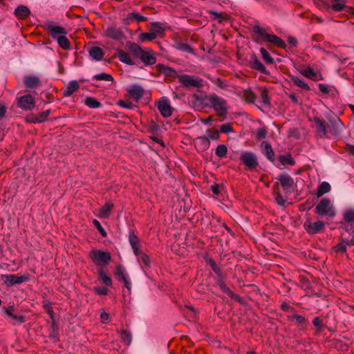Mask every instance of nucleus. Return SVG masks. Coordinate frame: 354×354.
<instances>
[{"label":"nucleus","mask_w":354,"mask_h":354,"mask_svg":"<svg viewBox=\"0 0 354 354\" xmlns=\"http://www.w3.org/2000/svg\"><path fill=\"white\" fill-rule=\"evenodd\" d=\"M254 39L259 43L268 42L275 45L277 47L285 49L286 44L283 40L275 35L270 33L267 29L255 25L252 28Z\"/></svg>","instance_id":"f257e3e1"},{"label":"nucleus","mask_w":354,"mask_h":354,"mask_svg":"<svg viewBox=\"0 0 354 354\" xmlns=\"http://www.w3.org/2000/svg\"><path fill=\"white\" fill-rule=\"evenodd\" d=\"M129 51L138 57L145 66H151L156 63V54L151 48L142 49L138 44L133 42L128 44Z\"/></svg>","instance_id":"f03ea898"},{"label":"nucleus","mask_w":354,"mask_h":354,"mask_svg":"<svg viewBox=\"0 0 354 354\" xmlns=\"http://www.w3.org/2000/svg\"><path fill=\"white\" fill-rule=\"evenodd\" d=\"M88 257L93 263L100 268L108 266L111 261V254L102 250H92L89 252Z\"/></svg>","instance_id":"7ed1b4c3"},{"label":"nucleus","mask_w":354,"mask_h":354,"mask_svg":"<svg viewBox=\"0 0 354 354\" xmlns=\"http://www.w3.org/2000/svg\"><path fill=\"white\" fill-rule=\"evenodd\" d=\"M206 100L219 116H225L227 114L228 107L225 99L216 94H210L206 97Z\"/></svg>","instance_id":"20e7f679"},{"label":"nucleus","mask_w":354,"mask_h":354,"mask_svg":"<svg viewBox=\"0 0 354 354\" xmlns=\"http://www.w3.org/2000/svg\"><path fill=\"white\" fill-rule=\"evenodd\" d=\"M315 213L321 216H326L330 218L335 215V211L330 201L326 198L321 199L316 205Z\"/></svg>","instance_id":"39448f33"},{"label":"nucleus","mask_w":354,"mask_h":354,"mask_svg":"<svg viewBox=\"0 0 354 354\" xmlns=\"http://www.w3.org/2000/svg\"><path fill=\"white\" fill-rule=\"evenodd\" d=\"M179 82L187 88H198L203 86V80L198 76L183 74L177 76Z\"/></svg>","instance_id":"423d86ee"},{"label":"nucleus","mask_w":354,"mask_h":354,"mask_svg":"<svg viewBox=\"0 0 354 354\" xmlns=\"http://www.w3.org/2000/svg\"><path fill=\"white\" fill-rule=\"evenodd\" d=\"M240 160L248 170L252 171L259 165L257 155L249 151H243L240 156Z\"/></svg>","instance_id":"0eeeda50"},{"label":"nucleus","mask_w":354,"mask_h":354,"mask_svg":"<svg viewBox=\"0 0 354 354\" xmlns=\"http://www.w3.org/2000/svg\"><path fill=\"white\" fill-rule=\"evenodd\" d=\"M1 281L8 287H11L16 284H21L28 281L30 274L26 273L21 276L15 274H1L0 277Z\"/></svg>","instance_id":"6e6552de"},{"label":"nucleus","mask_w":354,"mask_h":354,"mask_svg":"<svg viewBox=\"0 0 354 354\" xmlns=\"http://www.w3.org/2000/svg\"><path fill=\"white\" fill-rule=\"evenodd\" d=\"M304 227L308 234L313 235L324 230L325 223L321 221L312 222L310 220H307L304 223Z\"/></svg>","instance_id":"1a4fd4ad"},{"label":"nucleus","mask_w":354,"mask_h":354,"mask_svg":"<svg viewBox=\"0 0 354 354\" xmlns=\"http://www.w3.org/2000/svg\"><path fill=\"white\" fill-rule=\"evenodd\" d=\"M344 129L345 126L339 118L335 117L330 120L329 132L335 137H341Z\"/></svg>","instance_id":"9d476101"},{"label":"nucleus","mask_w":354,"mask_h":354,"mask_svg":"<svg viewBox=\"0 0 354 354\" xmlns=\"http://www.w3.org/2000/svg\"><path fill=\"white\" fill-rule=\"evenodd\" d=\"M127 91L130 97L135 101L138 102L145 95L146 91L141 86L138 84H132L127 88Z\"/></svg>","instance_id":"9b49d317"},{"label":"nucleus","mask_w":354,"mask_h":354,"mask_svg":"<svg viewBox=\"0 0 354 354\" xmlns=\"http://www.w3.org/2000/svg\"><path fill=\"white\" fill-rule=\"evenodd\" d=\"M346 0H329L330 8L336 12L344 11L354 15V8L346 6Z\"/></svg>","instance_id":"f8f14e48"},{"label":"nucleus","mask_w":354,"mask_h":354,"mask_svg":"<svg viewBox=\"0 0 354 354\" xmlns=\"http://www.w3.org/2000/svg\"><path fill=\"white\" fill-rule=\"evenodd\" d=\"M35 105L34 97L30 94H27L18 97V106L24 110H32Z\"/></svg>","instance_id":"ddd939ff"},{"label":"nucleus","mask_w":354,"mask_h":354,"mask_svg":"<svg viewBox=\"0 0 354 354\" xmlns=\"http://www.w3.org/2000/svg\"><path fill=\"white\" fill-rule=\"evenodd\" d=\"M299 73L304 77L310 79L313 81L323 80V76L319 71H315L311 66H308L306 68H301Z\"/></svg>","instance_id":"4468645a"},{"label":"nucleus","mask_w":354,"mask_h":354,"mask_svg":"<svg viewBox=\"0 0 354 354\" xmlns=\"http://www.w3.org/2000/svg\"><path fill=\"white\" fill-rule=\"evenodd\" d=\"M158 109L164 118H169L172 115L173 109L167 99H162L158 104Z\"/></svg>","instance_id":"2eb2a0df"},{"label":"nucleus","mask_w":354,"mask_h":354,"mask_svg":"<svg viewBox=\"0 0 354 354\" xmlns=\"http://www.w3.org/2000/svg\"><path fill=\"white\" fill-rule=\"evenodd\" d=\"M277 180L279 181L283 191L286 193L289 192L294 184L293 178L288 174H282L277 177Z\"/></svg>","instance_id":"dca6fc26"},{"label":"nucleus","mask_w":354,"mask_h":354,"mask_svg":"<svg viewBox=\"0 0 354 354\" xmlns=\"http://www.w3.org/2000/svg\"><path fill=\"white\" fill-rule=\"evenodd\" d=\"M46 29L50 32V36L55 40L67 33L65 28L59 26L49 24L47 26Z\"/></svg>","instance_id":"f3484780"},{"label":"nucleus","mask_w":354,"mask_h":354,"mask_svg":"<svg viewBox=\"0 0 354 354\" xmlns=\"http://www.w3.org/2000/svg\"><path fill=\"white\" fill-rule=\"evenodd\" d=\"M24 84L28 89L36 88L41 84L40 79L37 76L26 75L24 77Z\"/></svg>","instance_id":"a211bd4d"},{"label":"nucleus","mask_w":354,"mask_h":354,"mask_svg":"<svg viewBox=\"0 0 354 354\" xmlns=\"http://www.w3.org/2000/svg\"><path fill=\"white\" fill-rule=\"evenodd\" d=\"M13 307L6 308L4 312L8 317L10 319V322L15 325L24 323L26 322V317L24 315H16L13 313Z\"/></svg>","instance_id":"6ab92c4d"},{"label":"nucleus","mask_w":354,"mask_h":354,"mask_svg":"<svg viewBox=\"0 0 354 354\" xmlns=\"http://www.w3.org/2000/svg\"><path fill=\"white\" fill-rule=\"evenodd\" d=\"M313 127L315 129L317 133L320 136H325L326 133V123L324 120L318 117H315L313 120Z\"/></svg>","instance_id":"aec40b11"},{"label":"nucleus","mask_w":354,"mask_h":354,"mask_svg":"<svg viewBox=\"0 0 354 354\" xmlns=\"http://www.w3.org/2000/svg\"><path fill=\"white\" fill-rule=\"evenodd\" d=\"M115 275L119 280H122L127 289L131 288V283L128 278L127 271L122 266L119 265L117 266Z\"/></svg>","instance_id":"412c9836"},{"label":"nucleus","mask_w":354,"mask_h":354,"mask_svg":"<svg viewBox=\"0 0 354 354\" xmlns=\"http://www.w3.org/2000/svg\"><path fill=\"white\" fill-rule=\"evenodd\" d=\"M194 146L198 151H204L210 146V142L208 138L200 136L194 140Z\"/></svg>","instance_id":"4be33fe9"},{"label":"nucleus","mask_w":354,"mask_h":354,"mask_svg":"<svg viewBox=\"0 0 354 354\" xmlns=\"http://www.w3.org/2000/svg\"><path fill=\"white\" fill-rule=\"evenodd\" d=\"M261 147L262 148V152L266 156L267 159L271 162H274L275 159L274 153L271 145L266 141H263L261 143Z\"/></svg>","instance_id":"5701e85b"},{"label":"nucleus","mask_w":354,"mask_h":354,"mask_svg":"<svg viewBox=\"0 0 354 354\" xmlns=\"http://www.w3.org/2000/svg\"><path fill=\"white\" fill-rule=\"evenodd\" d=\"M80 88V85L76 80L70 81L66 89L63 91V95L64 97H70L76 91Z\"/></svg>","instance_id":"b1692460"},{"label":"nucleus","mask_w":354,"mask_h":354,"mask_svg":"<svg viewBox=\"0 0 354 354\" xmlns=\"http://www.w3.org/2000/svg\"><path fill=\"white\" fill-rule=\"evenodd\" d=\"M105 33L107 37L115 40L121 39L123 37L122 32L115 27H109Z\"/></svg>","instance_id":"393cba45"},{"label":"nucleus","mask_w":354,"mask_h":354,"mask_svg":"<svg viewBox=\"0 0 354 354\" xmlns=\"http://www.w3.org/2000/svg\"><path fill=\"white\" fill-rule=\"evenodd\" d=\"M113 208V203L108 202L103 205L98 212L97 216L101 218H107Z\"/></svg>","instance_id":"a878e982"},{"label":"nucleus","mask_w":354,"mask_h":354,"mask_svg":"<svg viewBox=\"0 0 354 354\" xmlns=\"http://www.w3.org/2000/svg\"><path fill=\"white\" fill-rule=\"evenodd\" d=\"M217 283L222 291L227 294L231 299H236L239 297L238 295L234 294L233 291L225 283L223 280V277L218 278Z\"/></svg>","instance_id":"bb28decb"},{"label":"nucleus","mask_w":354,"mask_h":354,"mask_svg":"<svg viewBox=\"0 0 354 354\" xmlns=\"http://www.w3.org/2000/svg\"><path fill=\"white\" fill-rule=\"evenodd\" d=\"M89 55L93 59L100 61L102 59L104 53L101 48L94 46L89 50Z\"/></svg>","instance_id":"cd10ccee"},{"label":"nucleus","mask_w":354,"mask_h":354,"mask_svg":"<svg viewBox=\"0 0 354 354\" xmlns=\"http://www.w3.org/2000/svg\"><path fill=\"white\" fill-rule=\"evenodd\" d=\"M16 17L20 19H26L30 15V11L28 7L25 6H19L15 10Z\"/></svg>","instance_id":"c85d7f7f"},{"label":"nucleus","mask_w":354,"mask_h":354,"mask_svg":"<svg viewBox=\"0 0 354 354\" xmlns=\"http://www.w3.org/2000/svg\"><path fill=\"white\" fill-rule=\"evenodd\" d=\"M118 57L119 60L124 64L130 66H133L135 64L134 62L131 59L129 55L122 50H118Z\"/></svg>","instance_id":"c756f323"},{"label":"nucleus","mask_w":354,"mask_h":354,"mask_svg":"<svg viewBox=\"0 0 354 354\" xmlns=\"http://www.w3.org/2000/svg\"><path fill=\"white\" fill-rule=\"evenodd\" d=\"M290 79L293 84L306 91H310V86L300 77L295 75H290Z\"/></svg>","instance_id":"7c9ffc66"},{"label":"nucleus","mask_w":354,"mask_h":354,"mask_svg":"<svg viewBox=\"0 0 354 354\" xmlns=\"http://www.w3.org/2000/svg\"><path fill=\"white\" fill-rule=\"evenodd\" d=\"M160 71L167 76H169L171 77H177L178 75L175 69L171 67L165 66L163 64H160L158 66Z\"/></svg>","instance_id":"2f4dec72"},{"label":"nucleus","mask_w":354,"mask_h":354,"mask_svg":"<svg viewBox=\"0 0 354 354\" xmlns=\"http://www.w3.org/2000/svg\"><path fill=\"white\" fill-rule=\"evenodd\" d=\"M251 67L261 73H266V68L263 64L257 59L256 56H253L251 60Z\"/></svg>","instance_id":"473e14b6"},{"label":"nucleus","mask_w":354,"mask_h":354,"mask_svg":"<svg viewBox=\"0 0 354 354\" xmlns=\"http://www.w3.org/2000/svg\"><path fill=\"white\" fill-rule=\"evenodd\" d=\"M279 160L282 165H294L295 162L290 154H283L279 157Z\"/></svg>","instance_id":"72a5a7b5"},{"label":"nucleus","mask_w":354,"mask_h":354,"mask_svg":"<svg viewBox=\"0 0 354 354\" xmlns=\"http://www.w3.org/2000/svg\"><path fill=\"white\" fill-rule=\"evenodd\" d=\"M241 97L248 102L252 103L255 100V95L250 88L243 90L241 93Z\"/></svg>","instance_id":"f704fd0d"},{"label":"nucleus","mask_w":354,"mask_h":354,"mask_svg":"<svg viewBox=\"0 0 354 354\" xmlns=\"http://www.w3.org/2000/svg\"><path fill=\"white\" fill-rule=\"evenodd\" d=\"M84 104L91 109H97L102 106V104L95 97H87L85 99Z\"/></svg>","instance_id":"c9c22d12"},{"label":"nucleus","mask_w":354,"mask_h":354,"mask_svg":"<svg viewBox=\"0 0 354 354\" xmlns=\"http://www.w3.org/2000/svg\"><path fill=\"white\" fill-rule=\"evenodd\" d=\"M330 190V184L327 182H323L319 185L317 188V195L318 197H320L324 194L328 193Z\"/></svg>","instance_id":"e433bc0d"},{"label":"nucleus","mask_w":354,"mask_h":354,"mask_svg":"<svg viewBox=\"0 0 354 354\" xmlns=\"http://www.w3.org/2000/svg\"><path fill=\"white\" fill-rule=\"evenodd\" d=\"M98 274L100 280H101L105 285L107 286H111L112 285V280L111 277L106 274L102 268L98 269Z\"/></svg>","instance_id":"4c0bfd02"},{"label":"nucleus","mask_w":354,"mask_h":354,"mask_svg":"<svg viewBox=\"0 0 354 354\" xmlns=\"http://www.w3.org/2000/svg\"><path fill=\"white\" fill-rule=\"evenodd\" d=\"M157 37V34L154 32H143L140 34L139 39L140 41H152Z\"/></svg>","instance_id":"58836bf2"},{"label":"nucleus","mask_w":354,"mask_h":354,"mask_svg":"<svg viewBox=\"0 0 354 354\" xmlns=\"http://www.w3.org/2000/svg\"><path fill=\"white\" fill-rule=\"evenodd\" d=\"M93 80H99V81L111 82L113 80V78L110 74H108L106 73H101L95 75L93 77Z\"/></svg>","instance_id":"ea45409f"},{"label":"nucleus","mask_w":354,"mask_h":354,"mask_svg":"<svg viewBox=\"0 0 354 354\" xmlns=\"http://www.w3.org/2000/svg\"><path fill=\"white\" fill-rule=\"evenodd\" d=\"M227 153V147L226 145H219L217 146V147L216 149L215 153L218 158H223L226 157Z\"/></svg>","instance_id":"a19ab883"},{"label":"nucleus","mask_w":354,"mask_h":354,"mask_svg":"<svg viewBox=\"0 0 354 354\" xmlns=\"http://www.w3.org/2000/svg\"><path fill=\"white\" fill-rule=\"evenodd\" d=\"M56 41L62 48L66 50L70 48V41L66 37V35L62 37H59Z\"/></svg>","instance_id":"79ce46f5"},{"label":"nucleus","mask_w":354,"mask_h":354,"mask_svg":"<svg viewBox=\"0 0 354 354\" xmlns=\"http://www.w3.org/2000/svg\"><path fill=\"white\" fill-rule=\"evenodd\" d=\"M120 338L122 341L127 345H129L132 340L131 334L125 330H121Z\"/></svg>","instance_id":"37998d69"},{"label":"nucleus","mask_w":354,"mask_h":354,"mask_svg":"<svg viewBox=\"0 0 354 354\" xmlns=\"http://www.w3.org/2000/svg\"><path fill=\"white\" fill-rule=\"evenodd\" d=\"M343 219L345 223H350L354 222V210L347 209L344 212Z\"/></svg>","instance_id":"c03bdc74"},{"label":"nucleus","mask_w":354,"mask_h":354,"mask_svg":"<svg viewBox=\"0 0 354 354\" xmlns=\"http://www.w3.org/2000/svg\"><path fill=\"white\" fill-rule=\"evenodd\" d=\"M207 263L210 266L212 270L218 275V278L223 277L221 269L216 265V262L213 259H208Z\"/></svg>","instance_id":"a18cd8bd"},{"label":"nucleus","mask_w":354,"mask_h":354,"mask_svg":"<svg viewBox=\"0 0 354 354\" xmlns=\"http://www.w3.org/2000/svg\"><path fill=\"white\" fill-rule=\"evenodd\" d=\"M50 111L46 110L43 112L39 113L34 120L35 122L41 123L46 120L48 115H50Z\"/></svg>","instance_id":"49530a36"},{"label":"nucleus","mask_w":354,"mask_h":354,"mask_svg":"<svg viewBox=\"0 0 354 354\" xmlns=\"http://www.w3.org/2000/svg\"><path fill=\"white\" fill-rule=\"evenodd\" d=\"M176 48L182 52L188 53H193V50L191 48V46L183 42H178L176 44Z\"/></svg>","instance_id":"de8ad7c7"},{"label":"nucleus","mask_w":354,"mask_h":354,"mask_svg":"<svg viewBox=\"0 0 354 354\" xmlns=\"http://www.w3.org/2000/svg\"><path fill=\"white\" fill-rule=\"evenodd\" d=\"M347 239H342V241L335 246L334 250L337 253H345L346 252Z\"/></svg>","instance_id":"09e8293b"},{"label":"nucleus","mask_w":354,"mask_h":354,"mask_svg":"<svg viewBox=\"0 0 354 354\" xmlns=\"http://www.w3.org/2000/svg\"><path fill=\"white\" fill-rule=\"evenodd\" d=\"M138 260L141 264H143L147 268H149L151 266L149 257L144 252L138 258Z\"/></svg>","instance_id":"8fccbe9b"},{"label":"nucleus","mask_w":354,"mask_h":354,"mask_svg":"<svg viewBox=\"0 0 354 354\" xmlns=\"http://www.w3.org/2000/svg\"><path fill=\"white\" fill-rule=\"evenodd\" d=\"M268 131L266 127H261L255 132V137L257 140H261L267 136Z\"/></svg>","instance_id":"3c124183"},{"label":"nucleus","mask_w":354,"mask_h":354,"mask_svg":"<svg viewBox=\"0 0 354 354\" xmlns=\"http://www.w3.org/2000/svg\"><path fill=\"white\" fill-rule=\"evenodd\" d=\"M260 52L262 56V58L266 61L268 64H272L274 62V59L270 55L269 53L263 48L260 49Z\"/></svg>","instance_id":"603ef678"},{"label":"nucleus","mask_w":354,"mask_h":354,"mask_svg":"<svg viewBox=\"0 0 354 354\" xmlns=\"http://www.w3.org/2000/svg\"><path fill=\"white\" fill-rule=\"evenodd\" d=\"M129 241L132 248L138 247L139 239L133 233H130L129 236Z\"/></svg>","instance_id":"864d4df0"},{"label":"nucleus","mask_w":354,"mask_h":354,"mask_svg":"<svg viewBox=\"0 0 354 354\" xmlns=\"http://www.w3.org/2000/svg\"><path fill=\"white\" fill-rule=\"evenodd\" d=\"M261 98L262 103L264 105H268L270 104V97L268 95V92L266 89H261Z\"/></svg>","instance_id":"5fc2aeb1"},{"label":"nucleus","mask_w":354,"mask_h":354,"mask_svg":"<svg viewBox=\"0 0 354 354\" xmlns=\"http://www.w3.org/2000/svg\"><path fill=\"white\" fill-rule=\"evenodd\" d=\"M206 138H209V140H218L219 138V133L215 130L212 131L211 129H209L206 131Z\"/></svg>","instance_id":"6e6d98bb"},{"label":"nucleus","mask_w":354,"mask_h":354,"mask_svg":"<svg viewBox=\"0 0 354 354\" xmlns=\"http://www.w3.org/2000/svg\"><path fill=\"white\" fill-rule=\"evenodd\" d=\"M93 223L95 225V227L97 229V230L100 232L101 235L103 237H106L107 234L105 231V230L103 228L100 223L97 219H93Z\"/></svg>","instance_id":"4d7b16f0"},{"label":"nucleus","mask_w":354,"mask_h":354,"mask_svg":"<svg viewBox=\"0 0 354 354\" xmlns=\"http://www.w3.org/2000/svg\"><path fill=\"white\" fill-rule=\"evenodd\" d=\"M220 132L227 134L230 132H233V129L230 123H225L220 127Z\"/></svg>","instance_id":"13d9d810"},{"label":"nucleus","mask_w":354,"mask_h":354,"mask_svg":"<svg viewBox=\"0 0 354 354\" xmlns=\"http://www.w3.org/2000/svg\"><path fill=\"white\" fill-rule=\"evenodd\" d=\"M129 19H134L138 22L145 21L147 20V17L139 15L138 13L131 12L129 15Z\"/></svg>","instance_id":"bf43d9fd"},{"label":"nucleus","mask_w":354,"mask_h":354,"mask_svg":"<svg viewBox=\"0 0 354 354\" xmlns=\"http://www.w3.org/2000/svg\"><path fill=\"white\" fill-rule=\"evenodd\" d=\"M275 201L276 203L284 207L286 203V200L282 196L280 193H276L275 194Z\"/></svg>","instance_id":"052dcab7"},{"label":"nucleus","mask_w":354,"mask_h":354,"mask_svg":"<svg viewBox=\"0 0 354 354\" xmlns=\"http://www.w3.org/2000/svg\"><path fill=\"white\" fill-rule=\"evenodd\" d=\"M313 324L317 328V332H320L322 328H323L322 322L319 317H315L313 319Z\"/></svg>","instance_id":"680f3d73"},{"label":"nucleus","mask_w":354,"mask_h":354,"mask_svg":"<svg viewBox=\"0 0 354 354\" xmlns=\"http://www.w3.org/2000/svg\"><path fill=\"white\" fill-rule=\"evenodd\" d=\"M93 290L94 292L99 295H106L108 293V289L104 287H95Z\"/></svg>","instance_id":"e2e57ef3"},{"label":"nucleus","mask_w":354,"mask_h":354,"mask_svg":"<svg viewBox=\"0 0 354 354\" xmlns=\"http://www.w3.org/2000/svg\"><path fill=\"white\" fill-rule=\"evenodd\" d=\"M153 30L155 31L154 32H162L164 29L161 26L160 24L158 22L153 23L152 24Z\"/></svg>","instance_id":"0e129e2a"},{"label":"nucleus","mask_w":354,"mask_h":354,"mask_svg":"<svg viewBox=\"0 0 354 354\" xmlns=\"http://www.w3.org/2000/svg\"><path fill=\"white\" fill-rule=\"evenodd\" d=\"M210 189L214 194L218 195L222 189V186L218 184H214L211 186Z\"/></svg>","instance_id":"69168bd1"},{"label":"nucleus","mask_w":354,"mask_h":354,"mask_svg":"<svg viewBox=\"0 0 354 354\" xmlns=\"http://www.w3.org/2000/svg\"><path fill=\"white\" fill-rule=\"evenodd\" d=\"M318 87H319V91L324 94H328L330 92V90H329L328 86L326 84H319Z\"/></svg>","instance_id":"338daca9"},{"label":"nucleus","mask_w":354,"mask_h":354,"mask_svg":"<svg viewBox=\"0 0 354 354\" xmlns=\"http://www.w3.org/2000/svg\"><path fill=\"white\" fill-rule=\"evenodd\" d=\"M44 308H45L46 311L48 313V314L50 316L51 318L53 317V310L52 306L50 304H46L44 305Z\"/></svg>","instance_id":"774afa93"}]
</instances>
